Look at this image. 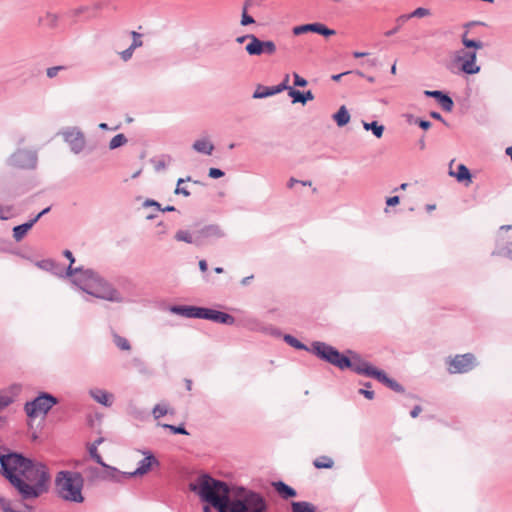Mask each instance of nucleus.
<instances>
[{
  "label": "nucleus",
  "instance_id": "1",
  "mask_svg": "<svg viewBox=\"0 0 512 512\" xmlns=\"http://www.w3.org/2000/svg\"><path fill=\"white\" fill-rule=\"evenodd\" d=\"M0 471L23 500L36 499L49 489L50 475L46 466L21 453L0 452Z\"/></svg>",
  "mask_w": 512,
  "mask_h": 512
},
{
  "label": "nucleus",
  "instance_id": "2",
  "mask_svg": "<svg viewBox=\"0 0 512 512\" xmlns=\"http://www.w3.org/2000/svg\"><path fill=\"white\" fill-rule=\"evenodd\" d=\"M312 351L318 358L338 367L341 370L351 369L359 375H365L372 378L376 377L375 373L379 370L367 361L362 360L357 353L348 350L347 353L351 355V358H349L346 355L341 354L333 346L324 342L314 341L312 343Z\"/></svg>",
  "mask_w": 512,
  "mask_h": 512
},
{
  "label": "nucleus",
  "instance_id": "3",
  "mask_svg": "<svg viewBox=\"0 0 512 512\" xmlns=\"http://www.w3.org/2000/svg\"><path fill=\"white\" fill-rule=\"evenodd\" d=\"M191 491L196 492L202 501L210 503L218 512H225L232 488L227 483L214 479L208 474L199 476L189 484Z\"/></svg>",
  "mask_w": 512,
  "mask_h": 512
},
{
  "label": "nucleus",
  "instance_id": "4",
  "mask_svg": "<svg viewBox=\"0 0 512 512\" xmlns=\"http://www.w3.org/2000/svg\"><path fill=\"white\" fill-rule=\"evenodd\" d=\"M268 508V501L261 493L244 486H234L225 512H267Z\"/></svg>",
  "mask_w": 512,
  "mask_h": 512
},
{
  "label": "nucleus",
  "instance_id": "5",
  "mask_svg": "<svg viewBox=\"0 0 512 512\" xmlns=\"http://www.w3.org/2000/svg\"><path fill=\"white\" fill-rule=\"evenodd\" d=\"M84 478L81 473L62 470L56 474L55 489L58 496L67 502L82 503Z\"/></svg>",
  "mask_w": 512,
  "mask_h": 512
},
{
  "label": "nucleus",
  "instance_id": "6",
  "mask_svg": "<svg viewBox=\"0 0 512 512\" xmlns=\"http://www.w3.org/2000/svg\"><path fill=\"white\" fill-rule=\"evenodd\" d=\"M88 294L96 298L106 300L113 303H128L130 299L125 297L116 289L110 282L99 276L93 288L88 291Z\"/></svg>",
  "mask_w": 512,
  "mask_h": 512
},
{
  "label": "nucleus",
  "instance_id": "7",
  "mask_svg": "<svg viewBox=\"0 0 512 512\" xmlns=\"http://www.w3.org/2000/svg\"><path fill=\"white\" fill-rule=\"evenodd\" d=\"M66 276L72 277V283L88 294V291L93 288L100 275L89 268L84 269L83 267L69 265L66 270Z\"/></svg>",
  "mask_w": 512,
  "mask_h": 512
},
{
  "label": "nucleus",
  "instance_id": "8",
  "mask_svg": "<svg viewBox=\"0 0 512 512\" xmlns=\"http://www.w3.org/2000/svg\"><path fill=\"white\" fill-rule=\"evenodd\" d=\"M58 403V399L50 393L42 392L32 401L24 405L28 417L36 418L39 415H46L51 408Z\"/></svg>",
  "mask_w": 512,
  "mask_h": 512
},
{
  "label": "nucleus",
  "instance_id": "9",
  "mask_svg": "<svg viewBox=\"0 0 512 512\" xmlns=\"http://www.w3.org/2000/svg\"><path fill=\"white\" fill-rule=\"evenodd\" d=\"M450 374H463L471 371L476 365V357L472 353L459 354L446 360Z\"/></svg>",
  "mask_w": 512,
  "mask_h": 512
},
{
  "label": "nucleus",
  "instance_id": "10",
  "mask_svg": "<svg viewBox=\"0 0 512 512\" xmlns=\"http://www.w3.org/2000/svg\"><path fill=\"white\" fill-rule=\"evenodd\" d=\"M477 52L464 48L456 51L454 61L461 64V71L465 74L474 75L480 72L481 67L476 62Z\"/></svg>",
  "mask_w": 512,
  "mask_h": 512
},
{
  "label": "nucleus",
  "instance_id": "11",
  "mask_svg": "<svg viewBox=\"0 0 512 512\" xmlns=\"http://www.w3.org/2000/svg\"><path fill=\"white\" fill-rule=\"evenodd\" d=\"M10 166L21 169H34L37 165V154L35 151L18 149L8 159Z\"/></svg>",
  "mask_w": 512,
  "mask_h": 512
},
{
  "label": "nucleus",
  "instance_id": "12",
  "mask_svg": "<svg viewBox=\"0 0 512 512\" xmlns=\"http://www.w3.org/2000/svg\"><path fill=\"white\" fill-rule=\"evenodd\" d=\"M199 247L204 246L206 244H210L216 240L224 238L226 236V232L222 226L218 224H208L200 229H197Z\"/></svg>",
  "mask_w": 512,
  "mask_h": 512
},
{
  "label": "nucleus",
  "instance_id": "13",
  "mask_svg": "<svg viewBox=\"0 0 512 512\" xmlns=\"http://www.w3.org/2000/svg\"><path fill=\"white\" fill-rule=\"evenodd\" d=\"M62 136L74 154H79L84 150L86 139L83 132L79 128H68L62 132Z\"/></svg>",
  "mask_w": 512,
  "mask_h": 512
},
{
  "label": "nucleus",
  "instance_id": "14",
  "mask_svg": "<svg viewBox=\"0 0 512 512\" xmlns=\"http://www.w3.org/2000/svg\"><path fill=\"white\" fill-rule=\"evenodd\" d=\"M277 50L276 44L271 40H261L256 35L252 42H248L245 51L249 56H260L263 54L273 55Z\"/></svg>",
  "mask_w": 512,
  "mask_h": 512
},
{
  "label": "nucleus",
  "instance_id": "15",
  "mask_svg": "<svg viewBox=\"0 0 512 512\" xmlns=\"http://www.w3.org/2000/svg\"><path fill=\"white\" fill-rule=\"evenodd\" d=\"M202 319L225 325H233L235 323V318L232 315L210 308L203 309Z\"/></svg>",
  "mask_w": 512,
  "mask_h": 512
},
{
  "label": "nucleus",
  "instance_id": "16",
  "mask_svg": "<svg viewBox=\"0 0 512 512\" xmlns=\"http://www.w3.org/2000/svg\"><path fill=\"white\" fill-rule=\"evenodd\" d=\"M204 307L197 306H181L173 305L169 307V311L173 314L183 316L185 318H199L202 319Z\"/></svg>",
  "mask_w": 512,
  "mask_h": 512
},
{
  "label": "nucleus",
  "instance_id": "17",
  "mask_svg": "<svg viewBox=\"0 0 512 512\" xmlns=\"http://www.w3.org/2000/svg\"><path fill=\"white\" fill-rule=\"evenodd\" d=\"M424 95L436 99L446 112H451L454 107L452 98L440 90H425Z\"/></svg>",
  "mask_w": 512,
  "mask_h": 512
},
{
  "label": "nucleus",
  "instance_id": "18",
  "mask_svg": "<svg viewBox=\"0 0 512 512\" xmlns=\"http://www.w3.org/2000/svg\"><path fill=\"white\" fill-rule=\"evenodd\" d=\"M102 467L104 468V471L102 472L100 477L103 480L122 482L124 479L130 478V476H128L129 472H122L118 470L116 467L110 466L106 463H104Z\"/></svg>",
  "mask_w": 512,
  "mask_h": 512
},
{
  "label": "nucleus",
  "instance_id": "19",
  "mask_svg": "<svg viewBox=\"0 0 512 512\" xmlns=\"http://www.w3.org/2000/svg\"><path fill=\"white\" fill-rule=\"evenodd\" d=\"M287 88H288V86L285 84H278L276 86H271V87L258 85L257 88L255 89L252 97L254 99L266 98L269 96L276 95V94L286 90Z\"/></svg>",
  "mask_w": 512,
  "mask_h": 512
},
{
  "label": "nucleus",
  "instance_id": "20",
  "mask_svg": "<svg viewBox=\"0 0 512 512\" xmlns=\"http://www.w3.org/2000/svg\"><path fill=\"white\" fill-rule=\"evenodd\" d=\"M153 464H158V461L152 454H150L144 457L142 460H140L138 463V467L134 471L129 472L128 476H130L131 478L135 476L144 475L150 470Z\"/></svg>",
  "mask_w": 512,
  "mask_h": 512
},
{
  "label": "nucleus",
  "instance_id": "21",
  "mask_svg": "<svg viewBox=\"0 0 512 512\" xmlns=\"http://www.w3.org/2000/svg\"><path fill=\"white\" fill-rule=\"evenodd\" d=\"M286 90L288 91V95L292 98L293 103L305 104L307 101H311L314 99V95L310 90L306 92H301L290 86H288Z\"/></svg>",
  "mask_w": 512,
  "mask_h": 512
},
{
  "label": "nucleus",
  "instance_id": "22",
  "mask_svg": "<svg viewBox=\"0 0 512 512\" xmlns=\"http://www.w3.org/2000/svg\"><path fill=\"white\" fill-rule=\"evenodd\" d=\"M375 374V379L384 384L385 386H387L388 388H390L391 390L395 392H404L403 386L394 379L388 377L384 371L378 370V372Z\"/></svg>",
  "mask_w": 512,
  "mask_h": 512
},
{
  "label": "nucleus",
  "instance_id": "23",
  "mask_svg": "<svg viewBox=\"0 0 512 512\" xmlns=\"http://www.w3.org/2000/svg\"><path fill=\"white\" fill-rule=\"evenodd\" d=\"M276 492L285 500L296 497L297 492L294 488L290 487L283 481H276L272 483Z\"/></svg>",
  "mask_w": 512,
  "mask_h": 512
},
{
  "label": "nucleus",
  "instance_id": "24",
  "mask_svg": "<svg viewBox=\"0 0 512 512\" xmlns=\"http://www.w3.org/2000/svg\"><path fill=\"white\" fill-rule=\"evenodd\" d=\"M192 148L198 153L211 155L215 147L209 139L201 138L193 143Z\"/></svg>",
  "mask_w": 512,
  "mask_h": 512
},
{
  "label": "nucleus",
  "instance_id": "25",
  "mask_svg": "<svg viewBox=\"0 0 512 512\" xmlns=\"http://www.w3.org/2000/svg\"><path fill=\"white\" fill-rule=\"evenodd\" d=\"M91 397L98 403L110 407L112 405V394L106 392L102 389H93L90 390Z\"/></svg>",
  "mask_w": 512,
  "mask_h": 512
},
{
  "label": "nucleus",
  "instance_id": "26",
  "mask_svg": "<svg viewBox=\"0 0 512 512\" xmlns=\"http://www.w3.org/2000/svg\"><path fill=\"white\" fill-rule=\"evenodd\" d=\"M174 237L177 241L186 242L188 244H194L195 246L199 247L197 230L194 231L193 233L187 230H178L175 233Z\"/></svg>",
  "mask_w": 512,
  "mask_h": 512
},
{
  "label": "nucleus",
  "instance_id": "27",
  "mask_svg": "<svg viewBox=\"0 0 512 512\" xmlns=\"http://www.w3.org/2000/svg\"><path fill=\"white\" fill-rule=\"evenodd\" d=\"M291 512H316V506L307 501H293Z\"/></svg>",
  "mask_w": 512,
  "mask_h": 512
},
{
  "label": "nucleus",
  "instance_id": "28",
  "mask_svg": "<svg viewBox=\"0 0 512 512\" xmlns=\"http://www.w3.org/2000/svg\"><path fill=\"white\" fill-rule=\"evenodd\" d=\"M33 227V221H28L26 223H23L21 225L15 226L13 228V238L15 241L19 242L21 241L26 233Z\"/></svg>",
  "mask_w": 512,
  "mask_h": 512
},
{
  "label": "nucleus",
  "instance_id": "29",
  "mask_svg": "<svg viewBox=\"0 0 512 512\" xmlns=\"http://www.w3.org/2000/svg\"><path fill=\"white\" fill-rule=\"evenodd\" d=\"M334 121L337 123L339 127H343L350 121V114L347 108L343 105L339 108V110L333 115Z\"/></svg>",
  "mask_w": 512,
  "mask_h": 512
},
{
  "label": "nucleus",
  "instance_id": "30",
  "mask_svg": "<svg viewBox=\"0 0 512 512\" xmlns=\"http://www.w3.org/2000/svg\"><path fill=\"white\" fill-rule=\"evenodd\" d=\"M247 327L254 331H261V332H271L272 334L279 335V331L272 327H265L262 323H260L257 319H249L247 321Z\"/></svg>",
  "mask_w": 512,
  "mask_h": 512
},
{
  "label": "nucleus",
  "instance_id": "31",
  "mask_svg": "<svg viewBox=\"0 0 512 512\" xmlns=\"http://www.w3.org/2000/svg\"><path fill=\"white\" fill-rule=\"evenodd\" d=\"M150 162L153 164L156 172H160L166 169L167 165L172 162L170 155H162L158 158H152Z\"/></svg>",
  "mask_w": 512,
  "mask_h": 512
},
{
  "label": "nucleus",
  "instance_id": "32",
  "mask_svg": "<svg viewBox=\"0 0 512 512\" xmlns=\"http://www.w3.org/2000/svg\"><path fill=\"white\" fill-rule=\"evenodd\" d=\"M429 14H430V11L427 8L419 7L417 9H415L410 14H404V15H401L400 17H398L397 22L404 23L405 21L409 20L410 18H413V17L421 18V17L428 16Z\"/></svg>",
  "mask_w": 512,
  "mask_h": 512
},
{
  "label": "nucleus",
  "instance_id": "33",
  "mask_svg": "<svg viewBox=\"0 0 512 512\" xmlns=\"http://www.w3.org/2000/svg\"><path fill=\"white\" fill-rule=\"evenodd\" d=\"M363 128L367 131L371 130L372 133L375 135V137L377 138H381L383 133H384V126L379 124L377 121H372L370 123L368 122H363Z\"/></svg>",
  "mask_w": 512,
  "mask_h": 512
},
{
  "label": "nucleus",
  "instance_id": "34",
  "mask_svg": "<svg viewBox=\"0 0 512 512\" xmlns=\"http://www.w3.org/2000/svg\"><path fill=\"white\" fill-rule=\"evenodd\" d=\"M450 175L456 177V179L459 182H463L464 180H469V181L471 180V173H470L469 169L464 164H460L458 166L457 172L451 171Z\"/></svg>",
  "mask_w": 512,
  "mask_h": 512
},
{
  "label": "nucleus",
  "instance_id": "35",
  "mask_svg": "<svg viewBox=\"0 0 512 512\" xmlns=\"http://www.w3.org/2000/svg\"><path fill=\"white\" fill-rule=\"evenodd\" d=\"M283 339L288 345H290L291 347H293L295 349L311 351L313 353L312 347L309 349L305 344H303L302 342H300L298 339H296L294 336H292L290 334L284 335Z\"/></svg>",
  "mask_w": 512,
  "mask_h": 512
},
{
  "label": "nucleus",
  "instance_id": "36",
  "mask_svg": "<svg viewBox=\"0 0 512 512\" xmlns=\"http://www.w3.org/2000/svg\"><path fill=\"white\" fill-rule=\"evenodd\" d=\"M313 464L318 469H322V468L330 469L333 467L334 461L332 458H330L328 456H321V457L316 458L314 460Z\"/></svg>",
  "mask_w": 512,
  "mask_h": 512
},
{
  "label": "nucleus",
  "instance_id": "37",
  "mask_svg": "<svg viewBox=\"0 0 512 512\" xmlns=\"http://www.w3.org/2000/svg\"><path fill=\"white\" fill-rule=\"evenodd\" d=\"M318 23L304 24L293 28L294 35H300L306 32H317Z\"/></svg>",
  "mask_w": 512,
  "mask_h": 512
},
{
  "label": "nucleus",
  "instance_id": "38",
  "mask_svg": "<svg viewBox=\"0 0 512 512\" xmlns=\"http://www.w3.org/2000/svg\"><path fill=\"white\" fill-rule=\"evenodd\" d=\"M127 142H128V139L124 134H117L110 140L109 149L110 150L117 149V148L125 145Z\"/></svg>",
  "mask_w": 512,
  "mask_h": 512
},
{
  "label": "nucleus",
  "instance_id": "39",
  "mask_svg": "<svg viewBox=\"0 0 512 512\" xmlns=\"http://www.w3.org/2000/svg\"><path fill=\"white\" fill-rule=\"evenodd\" d=\"M114 343L121 350L129 351L131 349L129 341L117 334L114 335Z\"/></svg>",
  "mask_w": 512,
  "mask_h": 512
},
{
  "label": "nucleus",
  "instance_id": "40",
  "mask_svg": "<svg viewBox=\"0 0 512 512\" xmlns=\"http://www.w3.org/2000/svg\"><path fill=\"white\" fill-rule=\"evenodd\" d=\"M88 451H89V454H90V457L96 462L98 463L99 465H104V461L101 457V455L98 453V450H97V447H96V444H90L89 447H88Z\"/></svg>",
  "mask_w": 512,
  "mask_h": 512
},
{
  "label": "nucleus",
  "instance_id": "41",
  "mask_svg": "<svg viewBox=\"0 0 512 512\" xmlns=\"http://www.w3.org/2000/svg\"><path fill=\"white\" fill-rule=\"evenodd\" d=\"M409 123L417 124L420 128L424 130H428L431 127V122L428 120H423L420 118H414L412 115H409L408 119Z\"/></svg>",
  "mask_w": 512,
  "mask_h": 512
},
{
  "label": "nucleus",
  "instance_id": "42",
  "mask_svg": "<svg viewBox=\"0 0 512 512\" xmlns=\"http://www.w3.org/2000/svg\"><path fill=\"white\" fill-rule=\"evenodd\" d=\"M493 254H497L512 260V242L507 243L504 247L499 249L497 252H493Z\"/></svg>",
  "mask_w": 512,
  "mask_h": 512
},
{
  "label": "nucleus",
  "instance_id": "43",
  "mask_svg": "<svg viewBox=\"0 0 512 512\" xmlns=\"http://www.w3.org/2000/svg\"><path fill=\"white\" fill-rule=\"evenodd\" d=\"M185 181H191V177H187L186 179H183V178H179L178 181H177V187L174 191L175 194H181L185 197H188L190 196V192L186 189V188H183V187H180V185L182 183H184Z\"/></svg>",
  "mask_w": 512,
  "mask_h": 512
},
{
  "label": "nucleus",
  "instance_id": "44",
  "mask_svg": "<svg viewBox=\"0 0 512 512\" xmlns=\"http://www.w3.org/2000/svg\"><path fill=\"white\" fill-rule=\"evenodd\" d=\"M162 427L165 428V429H169L174 434H183V435H188L189 434L187 432V430L185 429V427L182 426V425L174 426V425H171V424H162Z\"/></svg>",
  "mask_w": 512,
  "mask_h": 512
},
{
  "label": "nucleus",
  "instance_id": "45",
  "mask_svg": "<svg viewBox=\"0 0 512 512\" xmlns=\"http://www.w3.org/2000/svg\"><path fill=\"white\" fill-rule=\"evenodd\" d=\"M152 413L155 419H159L160 417L166 415L168 410L165 405L157 404L154 406Z\"/></svg>",
  "mask_w": 512,
  "mask_h": 512
},
{
  "label": "nucleus",
  "instance_id": "46",
  "mask_svg": "<svg viewBox=\"0 0 512 512\" xmlns=\"http://www.w3.org/2000/svg\"><path fill=\"white\" fill-rule=\"evenodd\" d=\"M364 387L365 388H361L359 389V394L363 395L364 397H366L367 399L369 400H372L374 398V391L370 390L371 388V383L370 382H366L364 383Z\"/></svg>",
  "mask_w": 512,
  "mask_h": 512
},
{
  "label": "nucleus",
  "instance_id": "47",
  "mask_svg": "<svg viewBox=\"0 0 512 512\" xmlns=\"http://www.w3.org/2000/svg\"><path fill=\"white\" fill-rule=\"evenodd\" d=\"M484 47V43L479 40H473L471 41H465V48L467 49H474L473 51L480 50Z\"/></svg>",
  "mask_w": 512,
  "mask_h": 512
},
{
  "label": "nucleus",
  "instance_id": "48",
  "mask_svg": "<svg viewBox=\"0 0 512 512\" xmlns=\"http://www.w3.org/2000/svg\"><path fill=\"white\" fill-rule=\"evenodd\" d=\"M131 36L133 37V41L130 46L133 49L139 48L143 45V41L141 40L142 35L140 33L131 31Z\"/></svg>",
  "mask_w": 512,
  "mask_h": 512
},
{
  "label": "nucleus",
  "instance_id": "49",
  "mask_svg": "<svg viewBox=\"0 0 512 512\" xmlns=\"http://www.w3.org/2000/svg\"><path fill=\"white\" fill-rule=\"evenodd\" d=\"M316 33L323 35L325 37H329L335 35L336 31L326 27L324 24L318 23V30Z\"/></svg>",
  "mask_w": 512,
  "mask_h": 512
},
{
  "label": "nucleus",
  "instance_id": "50",
  "mask_svg": "<svg viewBox=\"0 0 512 512\" xmlns=\"http://www.w3.org/2000/svg\"><path fill=\"white\" fill-rule=\"evenodd\" d=\"M1 509L3 512H30L31 511L30 507H26L25 510H16V509L12 508L10 503L7 501L1 502Z\"/></svg>",
  "mask_w": 512,
  "mask_h": 512
},
{
  "label": "nucleus",
  "instance_id": "51",
  "mask_svg": "<svg viewBox=\"0 0 512 512\" xmlns=\"http://www.w3.org/2000/svg\"><path fill=\"white\" fill-rule=\"evenodd\" d=\"M46 25L53 28L57 25L58 16L54 13L48 12L45 17Z\"/></svg>",
  "mask_w": 512,
  "mask_h": 512
},
{
  "label": "nucleus",
  "instance_id": "52",
  "mask_svg": "<svg viewBox=\"0 0 512 512\" xmlns=\"http://www.w3.org/2000/svg\"><path fill=\"white\" fill-rule=\"evenodd\" d=\"M253 23H255L254 18L250 16L248 12L242 11L240 24L242 26H247Z\"/></svg>",
  "mask_w": 512,
  "mask_h": 512
},
{
  "label": "nucleus",
  "instance_id": "53",
  "mask_svg": "<svg viewBox=\"0 0 512 512\" xmlns=\"http://www.w3.org/2000/svg\"><path fill=\"white\" fill-rule=\"evenodd\" d=\"M65 69H66L65 66H53V67H50L47 69L46 74L49 78H54L57 76V74L60 71L65 70Z\"/></svg>",
  "mask_w": 512,
  "mask_h": 512
},
{
  "label": "nucleus",
  "instance_id": "54",
  "mask_svg": "<svg viewBox=\"0 0 512 512\" xmlns=\"http://www.w3.org/2000/svg\"><path fill=\"white\" fill-rule=\"evenodd\" d=\"M36 265L45 270H52L56 264L52 260H44V261L37 262Z\"/></svg>",
  "mask_w": 512,
  "mask_h": 512
},
{
  "label": "nucleus",
  "instance_id": "55",
  "mask_svg": "<svg viewBox=\"0 0 512 512\" xmlns=\"http://www.w3.org/2000/svg\"><path fill=\"white\" fill-rule=\"evenodd\" d=\"M208 176L213 179H218L224 176V172L218 168H210Z\"/></svg>",
  "mask_w": 512,
  "mask_h": 512
},
{
  "label": "nucleus",
  "instance_id": "56",
  "mask_svg": "<svg viewBox=\"0 0 512 512\" xmlns=\"http://www.w3.org/2000/svg\"><path fill=\"white\" fill-rule=\"evenodd\" d=\"M293 78H294L295 86L305 87L308 84L307 80L304 79L303 77H301L300 75H298L297 73L293 74Z\"/></svg>",
  "mask_w": 512,
  "mask_h": 512
},
{
  "label": "nucleus",
  "instance_id": "57",
  "mask_svg": "<svg viewBox=\"0 0 512 512\" xmlns=\"http://www.w3.org/2000/svg\"><path fill=\"white\" fill-rule=\"evenodd\" d=\"M12 398L8 395H0V411L12 403Z\"/></svg>",
  "mask_w": 512,
  "mask_h": 512
},
{
  "label": "nucleus",
  "instance_id": "58",
  "mask_svg": "<svg viewBox=\"0 0 512 512\" xmlns=\"http://www.w3.org/2000/svg\"><path fill=\"white\" fill-rule=\"evenodd\" d=\"M135 49H133L131 46H129L127 49H125L124 51H122L120 53L121 55V58L123 61H128L131 59L132 55H133V52H134Z\"/></svg>",
  "mask_w": 512,
  "mask_h": 512
},
{
  "label": "nucleus",
  "instance_id": "59",
  "mask_svg": "<svg viewBox=\"0 0 512 512\" xmlns=\"http://www.w3.org/2000/svg\"><path fill=\"white\" fill-rule=\"evenodd\" d=\"M254 37H255L254 34L242 35V36H239V37L236 38V42L239 43V44H242L245 41L252 42V40H254Z\"/></svg>",
  "mask_w": 512,
  "mask_h": 512
},
{
  "label": "nucleus",
  "instance_id": "60",
  "mask_svg": "<svg viewBox=\"0 0 512 512\" xmlns=\"http://www.w3.org/2000/svg\"><path fill=\"white\" fill-rule=\"evenodd\" d=\"M399 201H400V199L398 196H392V197L387 198L386 204H387V206H395V205L399 204Z\"/></svg>",
  "mask_w": 512,
  "mask_h": 512
},
{
  "label": "nucleus",
  "instance_id": "61",
  "mask_svg": "<svg viewBox=\"0 0 512 512\" xmlns=\"http://www.w3.org/2000/svg\"><path fill=\"white\" fill-rule=\"evenodd\" d=\"M50 211V207H47L43 209L40 213H38L34 218H32L30 221H33V225L45 214H47Z\"/></svg>",
  "mask_w": 512,
  "mask_h": 512
},
{
  "label": "nucleus",
  "instance_id": "62",
  "mask_svg": "<svg viewBox=\"0 0 512 512\" xmlns=\"http://www.w3.org/2000/svg\"><path fill=\"white\" fill-rule=\"evenodd\" d=\"M63 255L69 260V265L73 266L75 258L70 250H65Z\"/></svg>",
  "mask_w": 512,
  "mask_h": 512
},
{
  "label": "nucleus",
  "instance_id": "63",
  "mask_svg": "<svg viewBox=\"0 0 512 512\" xmlns=\"http://www.w3.org/2000/svg\"><path fill=\"white\" fill-rule=\"evenodd\" d=\"M421 411H422L421 406L416 405V406H414V408L411 410L410 415H411V417H412V418H416V417L421 413Z\"/></svg>",
  "mask_w": 512,
  "mask_h": 512
},
{
  "label": "nucleus",
  "instance_id": "64",
  "mask_svg": "<svg viewBox=\"0 0 512 512\" xmlns=\"http://www.w3.org/2000/svg\"><path fill=\"white\" fill-rule=\"evenodd\" d=\"M144 206H155L158 210L161 209V205L157 201L151 199H147L144 202Z\"/></svg>",
  "mask_w": 512,
  "mask_h": 512
}]
</instances>
